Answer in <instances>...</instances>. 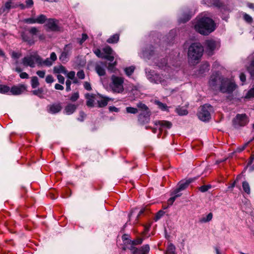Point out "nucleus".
Returning <instances> with one entry per match:
<instances>
[{
	"label": "nucleus",
	"mask_w": 254,
	"mask_h": 254,
	"mask_svg": "<svg viewBox=\"0 0 254 254\" xmlns=\"http://www.w3.org/2000/svg\"><path fill=\"white\" fill-rule=\"evenodd\" d=\"M194 26L197 32L204 35H208L215 29L214 21L211 18L206 17L197 19Z\"/></svg>",
	"instance_id": "1"
},
{
	"label": "nucleus",
	"mask_w": 254,
	"mask_h": 254,
	"mask_svg": "<svg viewBox=\"0 0 254 254\" xmlns=\"http://www.w3.org/2000/svg\"><path fill=\"white\" fill-rule=\"evenodd\" d=\"M203 51V47L199 43L192 44L188 50L190 62L193 64L197 63L201 57Z\"/></svg>",
	"instance_id": "2"
},
{
	"label": "nucleus",
	"mask_w": 254,
	"mask_h": 254,
	"mask_svg": "<svg viewBox=\"0 0 254 254\" xmlns=\"http://www.w3.org/2000/svg\"><path fill=\"white\" fill-rule=\"evenodd\" d=\"M124 83L123 77L113 75L111 77L109 87L113 93H122L124 91Z\"/></svg>",
	"instance_id": "3"
},
{
	"label": "nucleus",
	"mask_w": 254,
	"mask_h": 254,
	"mask_svg": "<svg viewBox=\"0 0 254 254\" xmlns=\"http://www.w3.org/2000/svg\"><path fill=\"white\" fill-rule=\"evenodd\" d=\"M41 61L42 58L37 52L25 57L22 60L23 65L25 66H30L32 68L35 66L36 64L39 66V64L41 63Z\"/></svg>",
	"instance_id": "4"
},
{
	"label": "nucleus",
	"mask_w": 254,
	"mask_h": 254,
	"mask_svg": "<svg viewBox=\"0 0 254 254\" xmlns=\"http://www.w3.org/2000/svg\"><path fill=\"white\" fill-rule=\"evenodd\" d=\"M237 85L232 79L223 78L219 86V90L224 93H231L236 88Z\"/></svg>",
	"instance_id": "5"
},
{
	"label": "nucleus",
	"mask_w": 254,
	"mask_h": 254,
	"mask_svg": "<svg viewBox=\"0 0 254 254\" xmlns=\"http://www.w3.org/2000/svg\"><path fill=\"white\" fill-rule=\"evenodd\" d=\"M213 107L209 104H205L201 107L197 116L198 118L203 122L209 121L211 118V112Z\"/></svg>",
	"instance_id": "6"
},
{
	"label": "nucleus",
	"mask_w": 254,
	"mask_h": 254,
	"mask_svg": "<svg viewBox=\"0 0 254 254\" xmlns=\"http://www.w3.org/2000/svg\"><path fill=\"white\" fill-rule=\"evenodd\" d=\"M154 125L155 127L151 128L152 131L153 133H156L157 130H158L160 133L164 132L165 133L167 132V130L170 129L172 124L171 122L167 121H155L154 122Z\"/></svg>",
	"instance_id": "7"
},
{
	"label": "nucleus",
	"mask_w": 254,
	"mask_h": 254,
	"mask_svg": "<svg viewBox=\"0 0 254 254\" xmlns=\"http://www.w3.org/2000/svg\"><path fill=\"white\" fill-rule=\"evenodd\" d=\"M249 122V118L246 114H237L232 121L233 127L239 128L247 125Z\"/></svg>",
	"instance_id": "8"
},
{
	"label": "nucleus",
	"mask_w": 254,
	"mask_h": 254,
	"mask_svg": "<svg viewBox=\"0 0 254 254\" xmlns=\"http://www.w3.org/2000/svg\"><path fill=\"white\" fill-rule=\"evenodd\" d=\"M20 6L21 9H25V5L15 2V0H8L0 8V15L4 12L8 13L11 8H15Z\"/></svg>",
	"instance_id": "9"
},
{
	"label": "nucleus",
	"mask_w": 254,
	"mask_h": 254,
	"mask_svg": "<svg viewBox=\"0 0 254 254\" xmlns=\"http://www.w3.org/2000/svg\"><path fill=\"white\" fill-rule=\"evenodd\" d=\"M223 77L220 74L219 72H216L212 74L209 80V85L210 87L213 90L219 89V86L221 84V81Z\"/></svg>",
	"instance_id": "10"
},
{
	"label": "nucleus",
	"mask_w": 254,
	"mask_h": 254,
	"mask_svg": "<svg viewBox=\"0 0 254 254\" xmlns=\"http://www.w3.org/2000/svg\"><path fill=\"white\" fill-rule=\"evenodd\" d=\"M72 49V46L71 44H67L64 46V50L60 56V60L62 62H66L68 61Z\"/></svg>",
	"instance_id": "11"
},
{
	"label": "nucleus",
	"mask_w": 254,
	"mask_h": 254,
	"mask_svg": "<svg viewBox=\"0 0 254 254\" xmlns=\"http://www.w3.org/2000/svg\"><path fill=\"white\" fill-rule=\"evenodd\" d=\"M164 76L162 77V75L155 73L152 75V77H150V81L155 83H161L163 86L167 85L166 79H168L167 77L164 78Z\"/></svg>",
	"instance_id": "12"
},
{
	"label": "nucleus",
	"mask_w": 254,
	"mask_h": 254,
	"mask_svg": "<svg viewBox=\"0 0 254 254\" xmlns=\"http://www.w3.org/2000/svg\"><path fill=\"white\" fill-rule=\"evenodd\" d=\"M205 46L206 48V52L209 55H212L213 51L216 47L217 44L216 42L212 39L208 40L205 41Z\"/></svg>",
	"instance_id": "13"
},
{
	"label": "nucleus",
	"mask_w": 254,
	"mask_h": 254,
	"mask_svg": "<svg viewBox=\"0 0 254 254\" xmlns=\"http://www.w3.org/2000/svg\"><path fill=\"white\" fill-rule=\"evenodd\" d=\"M130 250L133 254H147L149 252L150 247L148 245H145L139 249L132 247Z\"/></svg>",
	"instance_id": "14"
},
{
	"label": "nucleus",
	"mask_w": 254,
	"mask_h": 254,
	"mask_svg": "<svg viewBox=\"0 0 254 254\" xmlns=\"http://www.w3.org/2000/svg\"><path fill=\"white\" fill-rule=\"evenodd\" d=\"M58 21L55 19H49L46 23V26L52 31H58L60 30L58 25Z\"/></svg>",
	"instance_id": "15"
},
{
	"label": "nucleus",
	"mask_w": 254,
	"mask_h": 254,
	"mask_svg": "<svg viewBox=\"0 0 254 254\" xmlns=\"http://www.w3.org/2000/svg\"><path fill=\"white\" fill-rule=\"evenodd\" d=\"M103 53L104 54V59L110 62H113L114 57L113 56V51L109 46H106L103 49Z\"/></svg>",
	"instance_id": "16"
},
{
	"label": "nucleus",
	"mask_w": 254,
	"mask_h": 254,
	"mask_svg": "<svg viewBox=\"0 0 254 254\" xmlns=\"http://www.w3.org/2000/svg\"><path fill=\"white\" fill-rule=\"evenodd\" d=\"M26 90V86L24 85L13 86L10 89V93L12 95H18L22 94Z\"/></svg>",
	"instance_id": "17"
},
{
	"label": "nucleus",
	"mask_w": 254,
	"mask_h": 254,
	"mask_svg": "<svg viewBox=\"0 0 254 254\" xmlns=\"http://www.w3.org/2000/svg\"><path fill=\"white\" fill-rule=\"evenodd\" d=\"M138 120L140 124L143 125L150 121V112H141L139 114Z\"/></svg>",
	"instance_id": "18"
},
{
	"label": "nucleus",
	"mask_w": 254,
	"mask_h": 254,
	"mask_svg": "<svg viewBox=\"0 0 254 254\" xmlns=\"http://www.w3.org/2000/svg\"><path fill=\"white\" fill-rule=\"evenodd\" d=\"M78 107V105H75L71 103H68L65 107L64 112L65 114L67 115H70L72 114L76 110Z\"/></svg>",
	"instance_id": "19"
},
{
	"label": "nucleus",
	"mask_w": 254,
	"mask_h": 254,
	"mask_svg": "<svg viewBox=\"0 0 254 254\" xmlns=\"http://www.w3.org/2000/svg\"><path fill=\"white\" fill-rule=\"evenodd\" d=\"M62 108L60 103L53 104L49 106L48 112L51 114H56L61 111Z\"/></svg>",
	"instance_id": "20"
},
{
	"label": "nucleus",
	"mask_w": 254,
	"mask_h": 254,
	"mask_svg": "<svg viewBox=\"0 0 254 254\" xmlns=\"http://www.w3.org/2000/svg\"><path fill=\"white\" fill-rule=\"evenodd\" d=\"M85 98L87 99L86 105L89 107H93L94 106L95 96L93 94L87 93L85 95Z\"/></svg>",
	"instance_id": "21"
},
{
	"label": "nucleus",
	"mask_w": 254,
	"mask_h": 254,
	"mask_svg": "<svg viewBox=\"0 0 254 254\" xmlns=\"http://www.w3.org/2000/svg\"><path fill=\"white\" fill-rule=\"evenodd\" d=\"M105 66V64L102 65L100 64H97L96 65L95 70L99 76H103L105 74L106 71L104 68Z\"/></svg>",
	"instance_id": "22"
},
{
	"label": "nucleus",
	"mask_w": 254,
	"mask_h": 254,
	"mask_svg": "<svg viewBox=\"0 0 254 254\" xmlns=\"http://www.w3.org/2000/svg\"><path fill=\"white\" fill-rule=\"evenodd\" d=\"M21 37L23 41L27 42L30 45L34 44L35 42L33 38L30 37L29 36L24 33H22Z\"/></svg>",
	"instance_id": "23"
},
{
	"label": "nucleus",
	"mask_w": 254,
	"mask_h": 254,
	"mask_svg": "<svg viewBox=\"0 0 254 254\" xmlns=\"http://www.w3.org/2000/svg\"><path fill=\"white\" fill-rule=\"evenodd\" d=\"M54 72L55 73H63L66 74L67 73V70L65 68L63 65L56 66L54 68Z\"/></svg>",
	"instance_id": "24"
},
{
	"label": "nucleus",
	"mask_w": 254,
	"mask_h": 254,
	"mask_svg": "<svg viewBox=\"0 0 254 254\" xmlns=\"http://www.w3.org/2000/svg\"><path fill=\"white\" fill-rule=\"evenodd\" d=\"M168 63L166 62V60L164 59L162 61L158 64V66L161 68H164V70L169 71V67L171 68L169 65H167Z\"/></svg>",
	"instance_id": "25"
},
{
	"label": "nucleus",
	"mask_w": 254,
	"mask_h": 254,
	"mask_svg": "<svg viewBox=\"0 0 254 254\" xmlns=\"http://www.w3.org/2000/svg\"><path fill=\"white\" fill-rule=\"evenodd\" d=\"M109 101V99L105 97H102L98 100H97V102L98 104V106L99 107H103L106 106L108 102Z\"/></svg>",
	"instance_id": "26"
},
{
	"label": "nucleus",
	"mask_w": 254,
	"mask_h": 254,
	"mask_svg": "<svg viewBox=\"0 0 254 254\" xmlns=\"http://www.w3.org/2000/svg\"><path fill=\"white\" fill-rule=\"evenodd\" d=\"M190 182L189 181H186L185 182H181L179 184L178 188L177 189V192H179L180 191L183 190H185L186 188H187Z\"/></svg>",
	"instance_id": "27"
},
{
	"label": "nucleus",
	"mask_w": 254,
	"mask_h": 254,
	"mask_svg": "<svg viewBox=\"0 0 254 254\" xmlns=\"http://www.w3.org/2000/svg\"><path fill=\"white\" fill-rule=\"evenodd\" d=\"M209 69V64L207 62H205L200 66L199 69V73L203 74Z\"/></svg>",
	"instance_id": "28"
},
{
	"label": "nucleus",
	"mask_w": 254,
	"mask_h": 254,
	"mask_svg": "<svg viewBox=\"0 0 254 254\" xmlns=\"http://www.w3.org/2000/svg\"><path fill=\"white\" fill-rule=\"evenodd\" d=\"M119 40V35L116 34L111 36L107 40L108 43H116Z\"/></svg>",
	"instance_id": "29"
},
{
	"label": "nucleus",
	"mask_w": 254,
	"mask_h": 254,
	"mask_svg": "<svg viewBox=\"0 0 254 254\" xmlns=\"http://www.w3.org/2000/svg\"><path fill=\"white\" fill-rule=\"evenodd\" d=\"M135 67L133 66H130L124 68V71L126 74L129 77L134 72Z\"/></svg>",
	"instance_id": "30"
},
{
	"label": "nucleus",
	"mask_w": 254,
	"mask_h": 254,
	"mask_svg": "<svg viewBox=\"0 0 254 254\" xmlns=\"http://www.w3.org/2000/svg\"><path fill=\"white\" fill-rule=\"evenodd\" d=\"M176 112L180 116L186 115L188 114V111L184 107H178L176 109Z\"/></svg>",
	"instance_id": "31"
},
{
	"label": "nucleus",
	"mask_w": 254,
	"mask_h": 254,
	"mask_svg": "<svg viewBox=\"0 0 254 254\" xmlns=\"http://www.w3.org/2000/svg\"><path fill=\"white\" fill-rule=\"evenodd\" d=\"M31 86L32 88H36L39 85V82L37 76H33L31 78Z\"/></svg>",
	"instance_id": "32"
},
{
	"label": "nucleus",
	"mask_w": 254,
	"mask_h": 254,
	"mask_svg": "<svg viewBox=\"0 0 254 254\" xmlns=\"http://www.w3.org/2000/svg\"><path fill=\"white\" fill-rule=\"evenodd\" d=\"M176 248L172 244H170L166 250V254H175Z\"/></svg>",
	"instance_id": "33"
},
{
	"label": "nucleus",
	"mask_w": 254,
	"mask_h": 254,
	"mask_svg": "<svg viewBox=\"0 0 254 254\" xmlns=\"http://www.w3.org/2000/svg\"><path fill=\"white\" fill-rule=\"evenodd\" d=\"M53 64V62L50 59L47 58L45 60L43 61L42 59L41 63L39 64V66H42V65H45L47 66H51Z\"/></svg>",
	"instance_id": "34"
},
{
	"label": "nucleus",
	"mask_w": 254,
	"mask_h": 254,
	"mask_svg": "<svg viewBox=\"0 0 254 254\" xmlns=\"http://www.w3.org/2000/svg\"><path fill=\"white\" fill-rule=\"evenodd\" d=\"M242 187L244 191L247 193V194H250L251 192V189L249 184L246 182L244 181L242 183Z\"/></svg>",
	"instance_id": "35"
},
{
	"label": "nucleus",
	"mask_w": 254,
	"mask_h": 254,
	"mask_svg": "<svg viewBox=\"0 0 254 254\" xmlns=\"http://www.w3.org/2000/svg\"><path fill=\"white\" fill-rule=\"evenodd\" d=\"M47 19L46 16L44 14H41L36 18L37 23L43 24Z\"/></svg>",
	"instance_id": "36"
},
{
	"label": "nucleus",
	"mask_w": 254,
	"mask_h": 254,
	"mask_svg": "<svg viewBox=\"0 0 254 254\" xmlns=\"http://www.w3.org/2000/svg\"><path fill=\"white\" fill-rule=\"evenodd\" d=\"M9 92H10V89L8 86L4 85H0V93L5 94L8 93Z\"/></svg>",
	"instance_id": "37"
},
{
	"label": "nucleus",
	"mask_w": 254,
	"mask_h": 254,
	"mask_svg": "<svg viewBox=\"0 0 254 254\" xmlns=\"http://www.w3.org/2000/svg\"><path fill=\"white\" fill-rule=\"evenodd\" d=\"M213 214L212 213H208L206 217L202 218L200 221L202 223L209 222L212 219Z\"/></svg>",
	"instance_id": "38"
},
{
	"label": "nucleus",
	"mask_w": 254,
	"mask_h": 254,
	"mask_svg": "<svg viewBox=\"0 0 254 254\" xmlns=\"http://www.w3.org/2000/svg\"><path fill=\"white\" fill-rule=\"evenodd\" d=\"M138 108L142 110V112H149L148 108L144 104L139 102L137 104Z\"/></svg>",
	"instance_id": "39"
},
{
	"label": "nucleus",
	"mask_w": 254,
	"mask_h": 254,
	"mask_svg": "<svg viewBox=\"0 0 254 254\" xmlns=\"http://www.w3.org/2000/svg\"><path fill=\"white\" fill-rule=\"evenodd\" d=\"M11 58L14 60H18L21 56V53L20 52L12 51L10 53Z\"/></svg>",
	"instance_id": "40"
},
{
	"label": "nucleus",
	"mask_w": 254,
	"mask_h": 254,
	"mask_svg": "<svg viewBox=\"0 0 254 254\" xmlns=\"http://www.w3.org/2000/svg\"><path fill=\"white\" fill-rule=\"evenodd\" d=\"M79 97V93L78 92L72 93L69 97V100L71 102H75Z\"/></svg>",
	"instance_id": "41"
},
{
	"label": "nucleus",
	"mask_w": 254,
	"mask_h": 254,
	"mask_svg": "<svg viewBox=\"0 0 254 254\" xmlns=\"http://www.w3.org/2000/svg\"><path fill=\"white\" fill-rule=\"evenodd\" d=\"M248 70L251 76L254 77V60L252 61L250 65L248 67Z\"/></svg>",
	"instance_id": "42"
},
{
	"label": "nucleus",
	"mask_w": 254,
	"mask_h": 254,
	"mask_svg": "<svg viewBox=\"0 0 254 254\" xmlns=\"http://www.w3.org/2000/svg\"><path fill=\"white\" fill-rule=\"evenodd\" d=\"M126 111L127 113L135 114L138 112V110L135 108L127 107L126 108Z\"/></svg>",
	"instance_id": "43"
},
{
	"label": "nucleus",
	"mask_w": 254,
	"mask_h": 254,
	"mask_svg": "<svg viewBox=\"0 0 254 254\" xmlns=\"http://www.w3.org/2000/svg\"><path fill=\"white\" fill-rule=\"evenodd\" d=\"M155 103L158 105V107L162 110L165 111L167 109V106L165 104L162 103L159 101H156Z\"/></svg>",
	"instance_id": "44"
},
{
	"label": "nucleus",
	"mask_w": 254,
	"mask_h": 254,
	"mask_svg": "<svg viewBox=\"0 0 254 254\" xmlns=\"http://www.w3.org/2000/svg\"><path fill=\"white\" fill-rule=\"evenodd\" d=\"M211 188V186L210 185H203L199 188V190L202 192H205Z\"/></svg>",
	"instance_id": "45"
},
{
	"label": "nucleus",
	"mask_w": 254,
	"mask_h": 254,
	"mask_svg": "<svg viewBox=\"0 0 254 254\" xmlns=\"http://www.w3.org/2000/svg\"><path fill=\"white\" fill-rule=\"evenodd\" d=\"M142 243V239H138L133 241H130L129 244L131 245V246L130 248H131L132 247H134V245H137L141 244Z\"/></svg>",
	"instance_id": "46"
},
{
	"label": "nucleus",
	"mask_w": 254,
	"mask_h": 254,
	"mask_svg": "<svg viewBox=\"0 0 254 254\" xmlns=\"http://www.w3.org/2000/svg\"><path fill=\"white\" fill-rule=\"evenodd\" d=\"M28 31L29 33L32 35L33 36L38 35V32L39 31V30L37 28L35 27H31L30 29L28 30Z\"/></svg>",
	"instance_id": "47"
},
{
	"label": "nucleus",
	"mask_w": 254,
	"mask_h": 254,
	"mask_svg": "<svg viewBox=\"0 0 254 254\" xmlns=\"http://www.w3.org/2000/svg\"><path fill=\"white\" fill-rule=\"evenodd\" d=\"M164 214V212L162 210L159 211L156 214L155 217H154V220L155 221H158L159 219H160Z\"/></svg>",
	"instance_id": "48"
},
{
	"label": "nucleus",
	"mask_w": 254,
	"mask_h": 254,
	"mask_svg": "<svg viewBox=\"0 0 254 254\" xmlns=\"http://www.w3.org/2000/svg\"><path fill=\"white\" fill-rule=\"evenodd\" d=\"M43 90L42 88H39L37 90L32 91V93L34 95H37L40 97H42Z\"/></svg>",
	"instance_id": "49"
},
{
	"label": "nucleus",
	"mask_w": 254,
	"mask_h": 254,
	"mask_svg": "<svg viewBox=\"0 0 254 254\" xmlns=\"http://www.w3.org/2000/svg\"><path fill=\"white\" fill-rule=\"evenodd\" d=\"M94 53L98 58L104 59V54L102 53L100 50L96 49L94 51Z\"/></svg>",
	"instance_id": "50"
},
{
	"label": "nucleus",
	"mask_w": 254,
	"mask_h": 254,
	"mask_svg": "<svg viewBox=\"0 0 254 254\" xmlns=\"http://www.w3.org/2000/svg\"><path fill=\"white\" fill-rule=\"evenodd\" d=\"M24 22L28 24L37 23L36 18L30 17L24 19Z\"/></svg>",
	"instance_id": "51"
},
{
	"label": "nucleus",
	"mask_w": 254,
	"mask_h": 254,
	"mask_svg": "<svg viewBox=\"0 0 254 254\" xmlns=\"http://www.w3.org/2000/svg\"><path fill=\"white\" fill-rule=\"evenodd\" d=\"M245 97L246 98H251L254 97V87L250 89L248 92Z\"/></svg>",
	"instance_id": "52"
},
{
	"label": "nucleus",
	"mask_w": 254,
	"mask_h": 254,
	"mask_svg": "<svg viewBox=\"0 0 254 254\" xmlns=\"http://www.w3.org/2000/svg\"><path fill=\"white\" fill-rule=\"evenodd\" d=\"M180 196H181V194H176L174 196L170 197L168 200V203L169 205H172L173 203V202H174V201L175 200L176 198Z\"/></svg>",
	"instance_id": "53"
},
{
	"label": "nucleus",
	"mask_w": 254,
	"mask_h": 254,
	"mask_svg": "<svg viewBox=\"0 0 254 254\" xmlns=\"http://www.w3.org/2000/svg\"><path fill=\"white\" fill-rule=\"evenodd\" d=\"M86 117V114L83 111L79 112V117L77 118L78 121L83 122Z\"/></svg>",
	"instance_id": "54"
},
{
	"label": "nucleus",
	"mask_w": 254,
	"mask_h": 254,
	"mask_svg": "<svg viewBox=\"0 0 254 254\" xmlns=\"http://www.w3.org/2000/svg\"><path fill=\"white\" fill-rule=\"evenodd\" d=\"M88 38V36L86 34H82V38L78 40V42L80 45H82Z\"/></svg>",
	"instance_id": "55"
},
{
	"label": "nucleus",
	"mask_w": 254,
	"mask_h": 254,
	"mask_svg": "<svg viewBox=\"0 0 254 254\" xmlns=\"http://www.w3.org/2000/svg\"><path fill=\"white\" fill-rule=\"evenodd\" d=\"M248 143H249V142H247V143H245L244 145L237 147L235 150V152H239V153L242 152L243 150H244L245 149V148L247 146Z\"/></svg>",
	"instance_id": "56"
},
{
	"label": "nucleus",
	"mask_w": 254,
	"mask_h": 254,
	"mask_svg": "<svg viewBox=\"0 0 254 254\" xmlns=\"http://www.w3.org/2000/svg\"><path fill=\"white\" fill-rule=\"evenodd\" d=\"M152 53V51H150V52H148V51H144L142 52V57L144 58H147L149 59L150 56L151 55V53Z\"/></svg>",
	"instance_id": "57"
},
{
	"label": "nucleus",
	"mask_w": 254,
	"mask_h": 254,
	"mask_svg": "<svg viewBox=\"0 0 254 254\" xmlns=\"http://www.w3.org/2000/svg\"><path fill=\"white\" fill-rule=\"evenodd\" d=\"M54 81V77L51 75H48L46 77V82L48 83H52Z\"/></svg>",
	"instance_id": "58"
},
{
	"label": "nucleus",
	"mask_w": 254,
	"mask_h": 254,
	"mask_svg": "<svg viewBox=\"0 0 254 254\" xmlns=\"http://www.w3.org/2000/svg\"><path fill=\"white\" fill-rule=\"evenodd\" d=\"M66 76L70 79H74L75 77V73L73 71H71L69 72H67Z\"/></svg>",
	"instance_id": "59"
},
{
	"label": "nucleus",
	"mask_w": 254,
	"mask_h": 254,
	"mask_svg": "<svg viewBox=\"0 0 254 254\" xmlns=\"http://www.w3.org/2000/svg\"><path fill=\"white\" fill-rule=\"evenodd\" d=\"M77 76L79 79H84L85 77L84 71L82 70L78 71L77 73Z\"/></svg>",
	"instance_id": "60"
},
{
	"label": "nucleus",
	"mask_w": 254,
	"mask_h": 254,
	"mask_svg": "<svg viewBox=\"0 0 254 254\" xmlns=\"http://www.w3.org/2000/svg\"><path fill=\"white\" fill-rule=\"evenodd\" d=\"M65 84H66V91L67 92L70 91L71 90L70 85L71 84V81L69 79H67L65 82Z\"/></svg>",
	"instance_id": "61"
},
{
	"label": "nucleus",
	"mask_w": 254,
	"mask_h": 254,
	"mask_svg": "<svg viewBox=\"0 0 254 254\" xmlns=\"http://www.w3.org/2000/svg\"><path fill=\"white\" fill-rule=\"evenodd\" d=\"M244 19L249 23H251L253 21V19L251 16H250L249 15L245 13L244 15Z\"/></svg>",
	"instance_id": "62"
},
{
	"label": "nucleus",
	"mask_w": 254,
	"mask_h": 254,
	"mask_svg": "<svg viewBox=\"0 0 254 254\" xmlns=\"http://www.w3.org/2000/svg\"><path fill=\"white\" fill-rule=\"evenodd\" d=\"M26 2V5H25V8H29L31 7L33 4V0H27L25 1Z\"/></svg>",
	"instance_id": "63"
},
{
	"label": "nucleus",
	"mask_w": 254,
	"mask_h": 254,
	"mask_svg": "<svg viewBox=\"0 0 254 254\" xmlns=\"http://www.w3.org/2000/svg\"><path fill=\"white\" fill-rule=\"evenodd\" d=\"M57 78L58 79V81L59 82L61 83V84H64V78L63 76H62V75L61 74H58L57 75Z\"/></svg>",
	"instance_id": "64"
}]
</instances>
